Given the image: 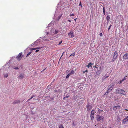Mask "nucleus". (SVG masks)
Here are the masks:
<instances>
[{
  "label": "nucleus",
  "mask_w": 128,
  "mask_h": 128,
  "mask_svg": "<svg viewBox=\"0 0 128 128\" xmlns=\"http://www.w3.org/2000/svg\"><path fill=\"white\" fill-rule=\"evenodd\" d=\"M100 110H98L99 114H97L96 116V120L98 122L99 121L102 120H103L104 118V117L100 115Z\"/></svg>",
  "instance_id": "obj_1"
},
{
  "label": "nucleus",
  "mask_w": 128,
  "mask_h": 128,
  "mask_svg": "<svg viewBox=\"0 0 128 128\" xmlns=\"http://www.w3.org/2000/svg\"><path fill=\"white\" fill-rule=\"evenodd\" d=\"M116 92L119 94H121L123 95H125L126 94V93L124 94L125 91L124 90H121L120 88H118L116 90Z\"/></svg>",
  "instance_id": "obj_2"
},
{
  "label": "nucleus",
  "mask_w": 128,
  "mask_h": 128,
  "mask_svg": "<svg viewBox=\"0 0 128 128\" xmlns=\"http://www.w3.org/2000/svg\"><path fill=\"white\" fill-rule=\"evenodd\" d=\"M114 85L113 84H110L108 87L107 91L110 92L112 90L114 87Z\"/></svg>",
  "instance_id": "obj_3"
},
{
  "label": "nucleus",
  "mask_w": 128,
  "mask_h": 128,
  "mask_svg": "<svg viewBox=\"0 0 128 128\" xmlns=\"http://www.w3.org/2000/svg\"><path fill=\"white\" fill-rule=\"evenodd\" d=\"M118 52L116 51H115L114 54L113 56V59L112 61V62H113L118 57Z\"/></svg>",
  "instance_id": "obj_4"
},
{
  "label": "nucleus",
  "mask_w": 128,
  "mask_h": 128,
  "mask_svg": "<svg viewBox=\"0 0 128 128\" xmlns=\"http://www.w3.org/2000/svg\"><path fill=\"white\" fill-rule=\"evenodd\" d=\"M128 121V116H126L122 121V124H124L127 123Z\"/></svg>",
  "instance_id": "obj_5"
},
{
  "label": "nucleus",
  "mask_w": 128,
  "mask_h": 128,
  "mask_svg": "<svg viewBox=\"0 0 128 128\" xmlns=\"http://www.w3.org/2000/svg\"><path fill=\"white\" fill-rule=\"evenodd\" d=\"M22 52H20L18 55L16 56V58L17 60L18 61H20L21 60L22 58Z\"/></svg>",
  "instance_id": "obj_6"
},
{
  "label": "nucleus",
  "mask_w": 128,
  "mask_h": 128,
  "mask_svg": "<svg viewBox=\"0 0 128 128\" xmlns=\"http://www.w3.org/2000/svg\"><path fill=\"white\" fill-rule=\"evenodd\" d=\"M86 108L87 110L88 111H90L92 108V106L89 104H87Z\"/></svg>",
  "instance_id": "obj_7"
},
{
  "label": "nucleus",
  "mask_w": 128,
  "mask_h": 128,
  "mask_svg": "<svg viewBox=\"0 0 128 128\" xmlns=\"http://www.w3.org/2000/svg\"><path fill=\"white\" fill-rule=\"evenodd\" d=\"M123 59L126 60L128 59V53L125 54L123 56Z\"/></svg>",
  "instance_id": "obj_8"
},
{
  "label": "nucleus",
  "mask_w": 128,
  "mask_h": 128,
  "mask_svg": "<svg viewBox=\"0 0 128 128\" xmlns=\"http://www.w3.org/2000/svg\"><path fill=\"white\" fill-rule=\"evenodd\" d=\"M20 103V101L19 100H15L12 103L13 104H19Z\"/></svg>",
  "instance_id": "obj_9"
},
{
  "label": "nucleus",
  "mask_w": 128,
  "mask_h": 128,
  "mask_svg": "<svg viewBox=\"0 0 128 128\" xmlns=\"http://www.w3.org/2000/svg\"><path fill=\"white\" fill-rule=\"evenodd\" d=\"M120 106H118L113 107L112 108L113 110H116V109H119L120 108Z\"/></svg>",
  "instance_id": "obj_10"
},
{
  "label": "nucleus",
  "mask_w": 128,
  "mask_h": 128,
  "mask_svg": "<svg viewBox=\"0 0 128 128\" xmlns=\"http://www.w3.org/2000/svg\"><path fill=\"white\" fill-rule=\"evenodd\" d=\"M24 74H21L18 77L19 79H22L24 78Z\"/></svg>",
  "instance_id": "obj_11"
},
{
  "label": "nucleus",
  "mask_w": 128,
  "mask_h": 128,
  "mask_svg": "<svg viewBox=\"0 0 128 128\" xmlns=\"http://www.w3.org/2000/svg\"><path fill=\"white\" fill-rule=\"evenodd\" d=\"M93 64H92L91 62H90L88 64V65L86 66L88 67V68H89L90 67H92V65Z\"/></svg>",
  "instance_id": "obj_12"
},
{
  "label": "nucleus",
  "mask_w": 128,
  "mask_h": 128,
  "mask_svg": "<svg viewBox=\"0 0 128 128\" xmlns=\"http://www.w3.org/2000/svg\"><path fill=\"white\" fill-rule=\"evenodd\" d=\"M68 35L69 36H71V37H74L73 32H71L68 33Z\"/></svg>",
  "instance_id": "obj_13"
},
{
  "label": "nucleus",
  "mask_w": 128,
  "mask_h": 128,
  "mask_svg": "<svg viewBox=\"0 0 128 128\" xmlns=\"http://www.w3.org/2000/svg\"><path fill=\"white\" fill-rule=\"evenodd\" d=\"M95 112L94 111V110H92L91 111L90 115H94Z\"/></svg>",
  "instance_id": "obj_14"
},
{
  "label": "nucleus",
  "mask_w": 128,
  "mask_h": 128,
  "mask_svg": "<svg viewBox=\"0 0 128 128\" xmlns=\"http://www.w3.org/2000/svg\"><path fill=\"white\" fill-rule=\"evenodd\" d=\"M40 48H39V47H37V48H30V50H36V49H37Z\"/></svg>",
  "instance_id": "obj_15"
},
{
  "label": "nucleus",
  "mask_w": 128,
  "mask_h": 128,
  "mask_svg": "<svg viewBox=\"0 0 128 128\" xmlns=\"http://www.w3.org/2000/svg\"><path fill=\"white\" fill-rule=\"evenodd\" d=\"M8 73H6V74H4V78H7L8 77Z\"/></svg>",
  "instance_id": "obj_16"
},
{
  "label": "nucleus",
  "mask_w": 128,
  "mask_h": 128,
  "mask_svg": "<svg viewBox=\"0 0 128 128\" xmlns=\"http://www.w3.org/2000/svg\"><path fill=\"white\" fill-rule=\"evenodd\" d=\"M90 118L91 120H94V115H90Z\"/></svg>",
  "instance_id": "obj_17"
},
{
  "label": "nucleus",
  "mask_w": 128,
  "mask_h": 128,
  "mask_svg": "<svg viewBox=\"0 0 128 128\" xmlns=\"http://www.w3.org/2000/svg\"><path fill=\"white\" fill-rule=\"evenodd\" d=\"M74 70H72L71 71V72H70V74H74Z\"/></svg>",
  "instance_id": "obj_18"
},
{
  "label": "nucleus",
  "mask_w": 128,
  "mask_h": 128,
  "mask_svg": "<svg viewBox=\"0 0 128 128\" xmlns=\"http://www.w3.org/2000/svg\"><path fill=\"white\" fill-rule=\"evenodd\" d=\"M103 13L104 15L105 14V8L104 7H103Z\"/></svg>",
  "instance_id": "obj_19"
},
{
  "label": "nucleus",
  "mask_w": 128,
  "mask_h": 128,
  "mask_svg": "<svg viewBox=\"0 0 128 128\" xmlns=\"http://www.w3.org/2000/svg\"><path fill=\"white\" fill-rule=\"evenodd\" d=\"M59 128H64L62 124H60L59 127Z\"/></svg>",
  "instance_id": "obj_20"
},
{
  "label": "nucleus",
  "mask_w": 128,
  "mask_h": 128,
  "mask_svg": "<svg viewBox=\"0 0 128 128\" xmlns=\"http://www.w3.org/2000/svg\"><path fill=\"white\" fill-rule=\"evenodd\" d=\"M110 19V17L109 16H107L106 18V19L108 20V21Z\"/></svg>",
  "instance_id": "obj_21"
},
{
  "label": "nucleus",
  "mask_w": 128,
  "mask_h": 128,
  "mask_svg": "<svg viewBox=\"0 0 128 128\" xmlns=\"http://www.w3.org/2000/svg\"><path fill=\"white\" fill-rule=\"evenodd\" d=\"M75 55V53L74 52L73 53V54H71L69 56H74Z\"/></svg>",
  "instance_id": "obj_22"
},
{
  "label": "nucleus",
  "mask_w": 128,
  "mask_h": 128,
  "mask_svg": "<svg viewBox=\"0 0 128 128\" xmlns=\"http://www.w3.org/2000/svg\"><path fill=\"white\" fill-rule=\"evenodd\" d=\"M70 73H69V74H68L67 75V76H66V78H69V76H70Z\"/></svg>",
  "instance_id": "obj_23"
},
{
  "label": "nucleus",
  "mask_w": 128,
  "mask_h": 128,
  "mask_svg": "<svg viewBox=\"0 0 128 128\" xmlns=\"http://www.w3.org/2000/svg\"><path fill=\"white\" fill-rule=\"evenodd\" d=\"M110 92H108V91H107L104 94V95H108V94Z\"/></svg>",
  "instance_id": "obj_24"
},
{
  "label": "nucleus",
  "mask_w": 128,
  "mask_h": 128,
  "mask_svg": "<svg viewBox=\"0 0 128 128\" xmlns=\"http://www.w3.org/2000/svg\"><path fill=\"white\" fill-rule=\"evenodd\" d=\"M127 76H125V77H124V78L122 80H123V81L124 80H126V77Z\"/></svg>",
  "instance_id": "obj_25"
},
{
  "label": "nucleus",
  "mask_w": 128,
  "mask_h": 128,
  "mask_svg": "<svg viewBox=\"0 0 128 128\" xmlns=\"http://www.w3.org/2000/svg\"><path fill=\"white\" fill-rule=\"evenodd\" d=\"M58 30H56L54 34H56L58 32Z\"/></svg>",
  "instance_id": "obj_26"
},
{
  "label": "nucleus",
  "mask_w": 128,
  "mask_h": 128,
  "mask_svg": "<svg viewBox=\"0 0 128 128\" xmlns=\"http://www.w3.org/2000/svg\"><path fill=\"white\" fill-rule=\"evenodd\" d=\"M62 16V14H61L60 16H58V20Z\"/></svg>",
  "instance_id": "obj_27"
},
{
  "label": "nucleus",
  "mask_w": 128,
  "mask_h": 128,
  "mask_svg": "<svg viewBox=\"0 0 128 128\" xmlns=\"http://www.w3.org/2000/svg\"><path fill=\"white\" fill-rule=\"evenodd\" d=\"M117 120L118 122H120V118L119 117H118L117 118Z\"/></svg>",
  "instance_id": "obj_28"
},
{
  "label": "nucleus",
  "mask_w": 128,
  "mask_h": 128,
  "mask_svg": "<svg viewBox=\"0 0 128 128\" xmlns=\"http://www.w3.org/2000/svg\"><path fill=\"white\" fill-rule=\"evenodd\" d=\"M31 53V52H29L27 54V56H28Z\"/></svg>",
  "instance_id": "obj_29"
},
{
  "label": "nucleus",
  "mask_w": 128,
  "mask_h": 128,
  "mask_svg": "<svg viewBox=\"0 0 128 128\" xmlns=\"http://www.w3.org/2000/svg\"><path fill=\"white\" fill-rule=\"evenodd\" d=\"M123 81V80H120L118 83L120 84H121L122 83V82Z\"/></svg>",
  "instance_id": "obj_30"
},
{
  "label": "nucleus",
  "mask_w": 128,
  "mask_h": 128,
  "mask_svg": "<svg viewBox=\"0 0 128 128\" xmlns=\"http://www.w3.org/2000/svg\"><path fill=\"white\" fill-rule=\"evenodd\" d=\"M88 72V70H86L85 71H83V72L84 73L86 72Z\"/></svg>",
  "instance_id": "obj_31"
},
{
  "label": "nucleus",
  "mask_w": 128,
  "mask_h": 128,
  "mask_svg": "<svg viewBox=\"0 0 128 128\" xmlns=\"http://www.w3.org/2000/svg\"><path fill=\"white\" fill-rule=\"evenodd\" d=\"M111 26H112V25L111 24H110V26L108 28V30H109L110 29V27H111Z\"/></svg>",
  "instance_id": "obj_32"
},
{
  "label": "nucleus",
  "mask_w": 128,
  "mask_h": 128,
  "mask_svg": "<svg viewBox=\"0 0 128 128\" xmlns=\"http://www.w3.org/2000/svg\"><path fill=\"white\" fill-rule=\"evenodd\" d=\"M79 6H82V3L80 1V2Z\"/></svg>",
  "instance_id": "obj_33"
},
{
  "label": "nucleus",
  "mask_w": 128,
  "mask_h": 128,
  "mask_svg": "<svg viewBox=\"0 0 128 128\" xmlns=\"http://www.w3.org/2000/svg\"><path fill=\"white\" fill-rule=\"evenodd\" d=\"M100 36H102V33H100Z\"/></svg>",
  "instance_id": "obj_34"
},
{
  "label": "nucleus",
  "mask_w": 128,
  "mask_h": 128,
  "mask_svg": "<svg viewBox=\"0 0 128 128\" xmlns=\"http://www.w3.org/2000/svg\"><path fill=\"white\" fill-rule=\"evenodd\" d=\"M62 42V40H61V41H60L58 45H60V44H61V43Z\"/></svg>",
  "instance_id": "obj_35"
},
{
  "label": "nucleus",
  "mask_w": 128,
  "mask_h": 128,
  "mask_svg": "<svg viewBox=\"0 0 128 128\" xmlns=\"http://www.w3.org/2000/svg\"><path fill=\"white\" fill-rule=\"evenodd\" d=\"M39 51V50H36V52H38Z\"/></svg>",
  "instance_id": "obj_36"
},
{
  "label": "nucleus",
  "mask_w": 128,
  "mask_h": 128,
  "mask_svg": "<svg viewBox=\"0 0 128 128\" xmlns=\"http://www.w3.org/2000/svg\"><path fill=\"white\" fill-rule=\"evenodd\" d=\"M14 69H16V70H18V69H19V68L18 67H16Z\"/></svg>",
  "instance_id": "obj_37"
},
{
  "label": "nucleus",
  "mask_w": 128,
  "mask_h": 128,
  "mask_svg": "<svg viewBox=\"0 0 128 128\" xmlns=\"http://www.w3.org/2000/svg\"><path fill=\"white\" fill-rule=\"evenodd\" d=\"M70 96H65L66 98H68V97H69Z\"/></svg>",
  "instance_id": "obj_38"
},
{
  "label": "nucleus",
  "mask_w": 128,
  "mask_h": 128,
  "mask_svg": "<svg viewBox=\"0 0 128 128\" xmlns=\"http://www.w3.org/2000/svg\"><path fill=\"white\" fill-rule=\"evenodd\" d=\"M74 16V14H70V16Z\"/></svg>",
  "instance_id": "obj_39"
},
{
  "label": "nucleus",
  "mask_w": 128,
  "mask_h": 128,
  "mask_svg": "<svg viewBox=\"0 0 128 128\" xmlns=\"http://www.w3.org/2000/svg\"><path fill=\"white\" fill-rule=\"evenodd\" d=\"M68 21L70 22H71V21L70 20H68Z\"/></svg>",
  "instance_id": "obj_40"
},
{
  "label": "nucleus",
  "mask_w": 128,
  "mask_h": 128,
  "mask_svg": "<svg viewBox=\"0 0 128 128\" xmlns=\"http://www.w3.org/2000/svg\"><path fill=\"white\" fill-rule=\"evenodd\" d=\"M31 100L30 98L28 99L27 101V102H28L30 101V100Z\"/></svg>",
  "instance_id": "obj_41"
},
{
  "label": "nucleus",
  "mask_w": 128,
  "mask_h": 128,
  "mask_svg": "<svg viewBox=\"0 0 128 128\" xmlns=\"http://www.w3.org/2000/svg\"><path fill=\"white\" fill-rule=\"evenodd\" d=\"M94 68H97V67L96 66H94Z\"/></svg>",
  "instance_id": "obj_42"
},
{
  "label": "nucleus",
  "mask_w": 128,
  "mask_h": 128,
  "mask_svg": "<svg viewBox=\"0 0 128 128\" xmlns=\"http://www.w3.org/2000/svg\"><path fill=\"white\" fill-rule=\"evenodd\" d=\"M66 98H65V97H64V98H63V100H65V99Z\"/></svg>",
  "instance_id": "obj_43"
},
{
  "label": "nucleus",
  "mask_w": 128,
  "mask_h": 128,
  "mask_svg": "<svg viewBox=\"0 0 128 128\" xmlns=\"http://www.w3.org/2000/svg\"><path fill=\"white\" fill-rule=\"evenodd\" d=\"M76 18H75L74 19V20L76 22Z\"/></svg>",
  "instance_id": "obj_44"
},
{
  "label": "nucleus",
  "mask_w": 128,
  "mask_h": 128,
  "mask_svg": "<svg viewBox=\"0 0 128 128\" xmlns=\"http://www.w3.org/2000/svg\"><path fill=\"white\" fill-rule=\"evenodd\" d=\"M108 76H106V78H108Z\"/></svg>",
  "instance_id": "obj_45"
},
{
  "label": "nucleus",
  "mask_w": 128,
  "mask_h": 128,
  "mask_svg": "<svg viewBox=\"0 0 128 128\" xmlns=\"http://www.w3.org/2000/svg\"><path fill=\"white\" fill-rule=\"evenodd\" d=\"M33 98V97H32H32L31 98H30V99H32V98Z\"/></svg>",
  "instance_id": "obj_46"
},
{
  "label": "nucleus",
  "mask_w": 128,
  "mask_h": 128,
  "mask_svg": "<svg viewBox=\"0 0 128 128\" xmlns=\"http://www.w3.org/2000/svg\"><path fill=\"white\" fill-rule=\"evenodd\" d=\"M33 98V97H32H32L31 98H30V99H32V98Z\"/></svg>",
  "instance_id": "obj_47"
},
{
  "label": "nucleus",
  "mask_w": 128,
  "mask_h": 128,
  "mask_svg": "<svg viewBox=\"0 0 128 128\" xmlns=\"http://www.w3.org/2000/svg\"><path fill=\"white\" fill-rule=\"evenodd\" d=\"M32 96L33 97V98L35 96L34 95H33Z\"/></svg>",
  "instance_id": "obj_48"
},
{
  "label": "nucleus",
  "mask_w": 128,
  "mask_h": 128,
  "mask_svg": "<svg viewBox=\"0 0 128 128\" xmlns=\"http://www.w3.org/2000/svg\"><path fill=\"white\" fill-rule=\"evenodd\" d=\"M64 53V52L62 53V56H62V55H63V54Z\"/></svg>",
  "instance_id": "obj_49"
},
{
  "label": "nucleus",
  "mask_w": 128,
  "mask_h": 128,
  "mask_svg": "<svg viewBox=\"0 0 128 128\" xmlns=\"http://www.w3.org/2000/svg\"><path fill=\"white\" fill-rule=\"evenodd\" d=\"M125 110H127V111H128V110L127 109H125Z\"/></svg>",
  "instance_id": "obj_50"
},
{
  "label": "nucleus",
  "mask_w": 128,
  "mask_h": 128,
  "mask_svg": "<svg viewBox=\"0 0 128 128\" xmlns=\"http://www.w3.org/2000/svg\"><path fill=\"white\" fill-rule=\"evenodd\" d=\"M36 42H34V44H36Z\"/></svg>",
  "instance_id": "obj_51"
},
{
  "label": "nucleus",
  "mask_w": 128,
  "mask_h": 128,
  "mask_svg": "<svg viewBox=\"0 0 128 128\" xmlns=\"http://www.w3.org/2000/svg\"><path fill=\"white\" fill-rule=\"evenodd\" d=\"M70 24H69V26H70Z\"/></svg>",
  "instance_id": "obj_52"
},
{
  "label": "nucleus",
  "mask_w": 128,
  "mask_h": 128,
  "mask_svg": "<svg viewBox=\"0 0 128 128\" xmlns=\"http://www.w3.org/2000/svg\"><path fill=\"white\" fill-rule=\"evenodd\" d=\"M50 86V85H49L48 86V88Z\"/></svg>",
  "instance_id": "obj_53"
},
{
  "label": "nucleus",
  "mask_w": 128,
  "mask_h": 128,
  "mask_svg": "<svg viewBox=\"0 0 128 128\" xmlns=\"http://www.w3.org/2000/svg\"><path fill=\"white\" fill-rule=\"evenodd\" d=\"M46 68H45L44 70H46Z\"/></svg>",
  "instance_id": "obj_54"
},
{
  "label": "nucleus",
  "mask_w": 128,
  "mask_h": 128,
  "mask_svg": "<svg viewBox=\"0 0 128 128\" xmlns=\"http://www.w3.org/2000/svg\"><path fill=\"white\" fill-rule=\"evenodd\" d=\"M46 68H45L44 70H46Z\"/></svg>",
  "instance_id": "obj_55"
},
{
  "label": "nucleus",
  "mask_w": 128,
  "mask_h": 128,
  "mask_svg": "<svg viewBox=\"0 0 128 128\" xmlns=\"http://www.w3.org/2000/svg\"><path fill=\"white\" fill-rule=\"evenodd\" d=\"M48 34V33H47V34Z\"/></svg>",
  "instance_id": "obj_56"
},
{
  "label": "nucleus",
  "mask_w": 128,
  "mask_h": 128,
  "mask_svg": "<svg viewBox=\"0 0 128 128\" xmlns=\"http://www.w3.org/2000/svg\"><path fill=\"white\" fill-rule=\"evenodd\" d=\"M110 128H111V127H110Z\"/></svg>",
  "instance_id": "obj_57"
}]
</instances>
